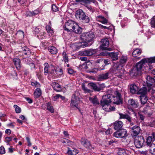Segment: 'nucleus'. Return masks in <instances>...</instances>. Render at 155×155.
Wrapping results in <instances>:
<instances>
[{"mask_svg":"<svg viewBox=\"0 0 155 155\" xmlns=\"http://www.w3.org/2000/svg\"><path fill=\"white\" fill-rule=\"evenodd\" d=\"M13 62L17 69L20 70L21 67L20 60L18 58H15L13 59Z\"/></svg>","mask_w":155,"mask_h":155,"instance_id":"26","label":"nucleus"},{"mask_svg":"<svg viewBox=\"0 0 155 155\" xmlns=\"http://www.w3.org/2000/svg\"><path fill=\"white\" fill-rule=\"evenodd\" d=\"M82 88L84 92L86 93H90L91 92V91L87 88L85 86L84 84H82Z\"/></svg>","mask_w":155,"mask_h":155,"instance_id":"53","label":"nucleus"},{"mask_svg":"<svg viewBox=\"0 0 155 155\" xmlns=\"http://www.w3.org/2000/svg\"><path fill=\"white\" fill-rule=\"evenodd\" d=\"M47 109L51 113H53L54 112V110L51 104L49 102L47 104Z\"/></svg>","mask_w":155,"mask_h":155,"instance_id":"42","label":"nucleus"},{"mask_svg":"<svg viewBox=\"0 0 155 155\" xmlns=\"http://www.w3.org/2000/svg\"><path fill=\"white\" fill-rule=\"evenodd\" d=\"M82 31V28L80 27L77 24H76L75 27L74 28V29L72 30V31H73L76 34H79L81 33Z\"/></svg>","mask_w":155,"mask_h":155,"instance_id":"31","label":"nucleus"},{"mask_svg":"<svg viewBox=\"0 0 155 155\" xmlns=\"http://www.w3.org/2000/svg\"><path fill=\"white\" fill-rule=\"evenodd\" d=\"M46 28L47 32L49 33L52 34L54 32L53 30L51 28L50 25H47L46 27Z\"/></svg>","mask_w":155,"mask_h":155,"instance_id":"46","label":"nucleus"},{"mask_svg":"<svg viewBox=\"0 0 155 155\" xmlns=\"http://www.w3.org/2000/svg\"><path fill=\"white\" fill-rule=\"evenodd\" d=\"M80 102L79 98L76 96L75 94H74L72 96L70 106L72 108L75 107L79 109L78 105Z\"/></svg>","mask_w":155,"mask_h":155,"instance_id":"9","label":"nucleus"},{"mask_svg":"<svg viewBox=\"0 0 155 155\" xmlns=\"http://www.w3.org/2000/svg\"><path fill=\"white\" fill-rule=\"evenodd\" d=\"M115 96H112L110 95V99L113 98L114 100V103L115 104H118L120 103L122 101L121 97V94L117 91H116L114 92Z\"/></svg>","mask_w":155,"mask_h":155,"instance_id":"10","label":"nucleus"},{"mask_svg":"<svg viewBox=\"0 0 155 155\" xmlns=\"http://www.w3.org/2000/svg\"><path fill=\"white\" fill-rule=\"evenodd\" d=\"M90 101L94 105H96L99 104V102L96 96L89 97Z\"/></svg>","mask_w":155,"mask_h":155,"instance_id":"28","label":"nucleus"},{"mask_svg":"<svg viewBox=\"0 0 155 155\" xmlns=\"http://www.w3.org/2000/svg\"><path fill=\"white\" fill-rule=\"evenodd\" d=\"M112 73H114L116 76L121 78L124 74L122 65L118 63L114 64L110 71L105 73L99 75L98 79L100 81L106 80L111 77Z\"/></svg>","mask_w":155,"mask_h":155,"instance_id":"1","label":"nucleus"},{"mask_svg":"<svg viewBox=\"0 0 155 155\" xmlns=\"http://www.w3.org/2000/svg\"><path fill=\"white\" fill-rule=\"evenodd\" d=\"M95 36L94 34L92 32H84L80 35V39L82 42L86 43L85 46H87L89 45L88 43L92 42Z\"/></svg>","mask_w":155,"mask_h":155,"instance_id":"3","label":"nucleus"},{"mask_svg":"<svg viewBox=\"0 0 155 155\" xmlns=\"http://www.w3.org/2000/svg\"><path fill=\"white\" fill-rule=\"evenodd\" d=\"M127 136V131L124 129L118 130L113 134V136L117 138H124Z\"/></svg>","mask_w":155,"mask_h":155,"instance_id":"6","label":"nucleus"},{"mask_svg":"<svg viewBox=\"0 0 155 155\" xmlns=\"http://www.w3.org/2000/svg\"><path fill=\"white\" fill-rule=\"evenodd\" d=\"M76 23L71 20H69L65 23L64 30L68 32L72 31Z\"/></svg>","mask_w":155,"mask_h":155,"instance_id":"8","label":"nucleus"},{"mask_svg":"<svg viewBox=\"0 0 155 155\" xmlns=\"http://www.w3.org/2000/svg\"><path fill=\"white\" fill-rule=\"evenodd\" d=\"M125 119H126L128 122H131L132 121V117L128 114L127 115Z\"/></svg>","mask_w":155,"mask_h":155,"instance_id":"63","label":"nucleus"},{"mask_svg":"<svg viewBox=\"0 0 155 155\" xmlns=\"http://www.w3.org/2000/svg\"><path fill=\"white\" fill-rule=\"evenodd\" d=\"M141 51L140 49L136 48L133 51L132 53V56L134 57H137L141 54Z\"/></svg>","mask_w":155,"mask_h":155,"instance_id":"38","label":"nucleus"},{"mask_svg":"<svg viewBox=\"0 0 155 155\" xmlns=\"http://www.w3.org/2000/svg\"><path fill=\"white\" fill-rule=\"evenodd\" d=\"M142 112L148 117L150 116L152 114L151 109L149 106H147L144 107Z\"/></svg>","mask_w":155,"mask_h":155,"instance_id":"17","label":"nucleus"},{"mask_svg":"<svg viewBox=\"0 0 155 155\" xmlns=\"http://www.w3.org/2000/svg\"><path fill=\"white\" fill-rule=\"evenodd\" d=\"M67 70L68 71V73L69 74H72L74 72V71L71 68H68L67 69Z\"/></svg>","mask_w":155,"mask_h":155,"instance_id":"57","label":"nucleus"},{"mask_svg":"<svg viewBox=\"0 0 155 155\" xmlns=\"http://www.w3.org/2000/svg\"><path fill=\"white\" fill-rule=\"evenodd\" d=\"M40 12L38 10H36L32 12H30V16H35Z\"/></svg>","mask_w":155,"mask_h":155,"instance_id":"48","label":"nucleus"},{"mask_svg":"<svg viewBox=\"0 0 155 155\" xmlns=\"http://www.w3.org/2000/svg\"><path fill=\"white\" fill-rule=\"evenodd\" d=\"M13 138V137H7L5 138V140L8 144L9 143V142L12 140Z\"/></svg>","mask_w":155,"mask_h":155,"instance_id":"56","label":"nucleus"},{"mask_svg":"<svg viewBox=\"0 0 155 155\" xmlns=\"http://www.w3.org/2000/svg\"><path fill=\"white\" fill-rule=\"evenodd\" d=\"M147 91V89L146 87H142L137 92V94H141V95H145Z\"/></svg>","mask_w":155,"mask_h":155,"instance_id":"34","label":"nucleus"},{"mask_svg":"<svg viewBox=\"0 0 155 155\" xmlns=\"http://www.w3.org/2000/svg\"><path fill=\"white\" fill-rule=\"evenodd\" d=\"M128 151L122 148H119L117 151L118 155H128Z\"/></svg>","mask_w":155,"mask_h":155,"instance_id":"29","label":"nucleus"},{"mask_svg":"<svg viewBox=\"0 0 155 155\" xmlns=\"http://www.w3.org/2000/svg\"><path fill=\"white\" fill-rule=\"evenodd\" d=\"M96 53L95 49H90L85 50L79 52V54L82 56H90Z\"/></svg>","mask_w":155,"mask_h":155,"instance_id":"12","label":"nucleus"},{"mask_svg":"<svg viewBox=\"0 0 155 155\" xmlns=\"http://www.w3.org/2000/svg\"><path fill=\"white\" fill-rule=\"evenodd\" d=\"M75 16L77 19L81 20L84 23H88L89 21L88 17L86 15L85 13L81 9H79L76 12Z\"/></svg>","mask_w":155,"mask_h":155,"instance_id":"4","label":"nucleus"},{"mask_svg":"<svg viewBox=\"0 0 155 155\" xmlns=\"http://www.w3.org/2000/svg\"><path fill=\"white\" fill-rule=\"evenodd\" d=\"M31 85L32 86L35 87H37L38 88L40 87L41 86L40 84L37 81H36L31 82Z\"/></svg>","mask_w":155,"mask_h":155,"instance_id":"49","label":"nucleus"},{"mask_svg":"<svg viewBox=\"0 0 155 155\" xmlns=\"http://www.w3.org/2000/svg\"><path fill=\"white\" fill-rule=\"evenodd\" d=\"M81 145L87 148H90L91 147V143L90 141L85 137H82L80 140Z\"/></svg>","mask_w":155,"mask_h":155,"instance_id":"13","label":"nucleus"},{"mask_svg":"<svg viewBox=\"0 0 155 155\" xmlns=\"http://www.w3.org/2000/svg\"><path fill=\"white\" fill-rule=\"evenodd\" d=\"M60 95L57 94L53 96V100L54 101H56L60 97Z\"/></svg>","mask_w":155,"mask_h":155,"instance_id":"58","label":"nucleus"},{"mask_svg":"<svg viewBox=\"0 0 155 155\" xmlns=\"http://www.w3.org/2000/svg\"><path fill=\"white\" fill-rule=\"evenodd\" d=\"M110 61L107 59H105L104 60V61L103 60V63L105 64L104 66L110 64Z\"/></svg>","mask_w":155,"mask_h":155,"instance_id":"59","label":"nucleus"},{"mask_svg":"<svg viewBox=\"0 0 155 155\" xmlns=\"http://www.w3.org/2000/svg\"><path fill=\"white\" fill-rule=\"evenodd\" d=\"M62 143L64 144V145H67L69 146H71V145H72L73 143L72 141L66 139L63 141Z\"/></svg>","mask_w":155,"mask_h":155,"instance_id":"45","label":"nucleus"},{"mask_svg":"<svg viewBox=\"0 0 155 155\" xmlns=\"http://www.w3.org/2000/svg\"><path fill=\"white\" fill-rule=\"evenodd\" d=\"M5 153L4 147L3 146L0 147V154H3Z\"/></svg>","mask_w":155,"mask_h":155,"instance_id":"55","label":"nucleus"},{"mask_svg":"<svg viewBox=\"0 0 155 155\" xmlns=\"http://www.w3.org/2000/svg\"><path fill=\"white\" fill-rule=\"evenodd\" d=\"M96 19L97 21H99L103 24H105L108 23V20L104 16L101 15L97 16Z\"/></svg>","mask_w":155,"mask_h":155,"instance_id":"24","label":"nucleus"},{"mask_svg":"<svg viewBox=\"0 0 155 155\" xmlns=\"http://www.w3.org/2000/svg\"><path fill=\"white\" fill-rule=\"evenodd\" d=\"M119 115H120L119 119H126L127 114H123L121 113H118Z\"/></svg>","mask_w":155,"mask_h":155,"instance_id":"52","label":"nucleus"},{"mask_svg":"<svg viewBox=\"0 0 155 155\" xmlns=\"http://www.w3.org/2000/svg\"><path fill=\"white\" fill-rule=\"evenodd\" d=\"M14 107L15 109V111L16 113H20L21 111V109L18 106L16 105H14Z\"/></svg>","mask_w":155,"mask_h":155,"instance_id":"51","label":"nucleus"},{"mask_svg":"<svg viewBox=\"0 0 155 155\" xmlns=\"http://www.w3.org/2000/svg\"><path fill=\"white\" fill-rule=\"evenodd\" d=\"M155 140V132H153L151 135L149 136L147 139V146L153 143Z\"/></svg>","mask_w":155,"mask_h":155,"instance_id":"14","label":"nucleus"},{"mask_svg":"<svg viewBox=\"0 0 155 155\" xmlns=\"http://www.w3.org/2000/svg\"><path fill=\"white\" fill-rule=\"evenodd\" d=\"M86 7L91 12H93L94 11V9L90 5L86 6Z\"/></svg>","mask_w":155,"mask_h":155,"instance_id":"61","label":"nucleus"},{"mask_svg":"<svg viewBox=\"0 0 155 155\" xmlns=\"http://www.w3.org/2000/svg\"><path fill=\"white\" fill-rule=\"evenodd\" d=\"M130 92L133 94H134L136 93H137L138 91V87L135 84H132L130 85Z\"/></svg>","mask_w":155,"mask_h":155,"instance_id":"21","label":"nucleus"},{"mask_svg":"<svg viewBox=\"0 0 155 155\" xmlns=\"http://www.w3.org/2000/svg\"><path fill=\"white\" fill-rule=\"evenodd\" d=\"M131 73L132 75L137 76L141 74V72L138 70L136 68L134 67L131 71Z\"/></svg>","mask_w":155,"mask_h":155,"instance_id":"36","label":"nucleus"},{"mask_svg":"<svg viewBox=\"0 0 155 155\" xmlns=\"http://www.w3.org/2000/svg\"><path fill=\"white\" fill-rule=\"evenodd\" d=\"M108 107H109V111H114L115 110V108L114 106H110L109 104V106H108Z\"/></svg>","mask_w":155,"mask_h":155,"instance_id":"64","label":"nucleus"},{"mask_svg":"<svg viewBox=\"0 0 155 155\" xmlns=\"http://www.w3.org/2000/svg\"><path fill=\"white\" fill-rule=\"evenodd\" d=\"M150 148V152L152 155H155V143H154L148 146Z\"/></svg>","mask_w":155,"mask_h":155,"instance_id":"32","label":"nucleus"},{"mask_svg":"<svg viewBox=\"0 0 155 155\" xmlns=\"http://www.w3.org/2000/svg\"><path fill=\"white\" fill-rule=\"evenodd\" d=\"M17 35H21L22 37H24V32L21 30L18 31L17 32Z\"/></svg>","mask_w":155,"mask_h":155,"instance_id":"60","label":"nucleus"},{"mask_svg":"<svg viewBox=\"0 0 155 155\" xmlns=\"http://www.w3.org/2000/svg\"><path fill=\"white\" fill-rule=\"evenodd\" d=\"M50 69L49 75H51L52 77L54 78L56 70L55 67L54 66L51 65V67L50 68Z\"/></svg>","mask_w":155,"mask_h":155,"instance_id":"35","label":"nucleus"},{"mask_svg":"<svg viewBox=\"0 0 155 155\" xmlns=\"http://www.w3.org/2000/svg\"><path fill=\"white\" fill-rule=\"evenodd\" d=\"M118 54L117 53L111 52L109 54V56L112 61H116L118 59Z\"/></svg>","mask_w":155,"mask_h":155,"instance_id":"37","label":"nucleus"},{"mask_svg":"<svg viewBox=\"0 0 155 155\" xmlns=\"http://www.w3.org/2000/svg\"><path fill=\"white\" fill-rule=\"evenodd\" d=\"M41 94V91L39 87L36 89L34 93L35 98H37L40 97Z\"/></svg>","mask_w":155,"mask_h":155,"instance_id":"30","label":"nucleus"},{"mask_svg":"<svg viewBox=\"0 0 155 155\" xmlns=\"http://www.w3.org/2000/svg\"><path fill=\"white\" fill-rule=\"evenodd\" d=\"M114 129L115 130H118L121 129L123 125V123L120 121L117 120L115 121L113 124Z\"/></svg>","mask_w":155,"mask_h":155,"instance_id":"18","label":"nucleus"},{"mask_svg":"<svg viewBox=\"0 0 155 155\" xmlns=\"http://www.w3.org/2000/svg\"><path fill=\"white\" fill-rule=\"evenodd\" d=\"M128 103L134 108H137L139 106V104L137 101L133 99H130L129 100Z\"/></svg>","mask_w":155,"mask_h":155,"instance_id":"22","label":"nucleus"},{"mask_svg":"<svg viewBox=\"0 0 155 155\" xmlns=\"http://www.w3.org/2000/svg\"><path fill=\"white\" fill-rule=\"evenodd\" d=\"M23 53L25 55H28L30 54L31 52L29 48L26 47H24L22 48Z\"/></svg>","mask_w":155,"mask_h":155,"instance_id":"41","label":"nucleus"},{"mask_svg":"<svg viewBox=\"0 0 155 155\" xmlns=\"http://www.w3.org/2000/svg\"><path fill=\"white\" fill-rule=\"evenodd\" d=\"M144 142V140L143 137L141 136H137L135 137L134 143L135 147L137 148L142 147Z\"/></svg>","mask_w":155,"mask_h":155,"instance_id":"7","label":"nucleus"},{"mask_svg":"<svg viewBox=\"0 0 155 155\" xmlns=\"http://www.w3.org/2000/svg\"><path fill=\"white\" fill-rule=\"evenodd\" d=\"M79 152L78 150L76 149L72 148L71 149L70 148H68V150L67 153L69 155H75L78 153Z\"/></svg>","mask_w":155,"mask_h":155,"instance_id":"25","label":"nucleus"},{"mask_svg":"<svg viewBox=\"0 0 155 155\" xmlns=\"http://www.w3.org/2000/svg\"><path fill=\"white\" fill-rule=\"evenodd\" d=\"M146 79L147 85L149 87H150L152 84L155 82V79L151 77L150 76H147L146 78Z\"/></svg>","mask_w":155,"mask_h":155,"instance_id":"19","label":"nucleus"},{"mask_svg":"<svg viewBox=\"0 0 155 155\" xmlns=\"http://www.w3.org/2000/svg\"><path fill=\"white\" fill-rule=\"evenodd\" d=\"M63 73V71L62 69L61 68L56 69L54 77V78H55L56 76H60Z\"/></svg>","mask_w":155,"mask_h":155,"instance_id":"40","label":"nucleus"},{"mask_svg":"<svg viewBox=\"0 0 155 155\" xmlns=\"http://www.w3.org/2000/svg\"><path fill=\"white\" fill-rule=\"evenodd\" d=\"M153 63H155V57L145 58L137 63L134 67L140 72L141 70H149L152 68L150 64Z\"/></svg>","mask_w":155,"mask_h":155,"instance_id":"2","label":"nucleus"},{"mask_svg":"<svg viewBox=\"0 0 155 155\" xmlns=\"http://www.w3.org/2000/svg\"><path fill=\"white\" fill-rule=\"evenodd\" d=\"M140 100L141 103L142 104H145L147 102L148 100L147 96L145 95H143L140 96Z\"/></svg>","mask_w":155,"mask_h":155,"instance_id":"39","label":"nucleus"},{"mask_svg":"<svg viewBox=\"0 0 155 155\" xmlns=\"http://www.w3.org/2000/svg\"><path fill=\"white\" fill-rule=\"evenodd\" d=\"M76 2H81V4L86 6L88 4L91 3V2L95 3L96 1L95 0H76Z\"/></svg>","mask_w":155,"mask_h":155,"instance_id":"20","label":"nucleus"},{"mask_svg":"<svg viewBox=\"0 0 155 155\" xmlns=\"http://www.w3.org/2000/svg\"><path fill=\"white\" fill-rule=\"evenodd\" d=\"M51 8L53 12H56L58 11V8L55 5H52Z\"/></svg>","mask_w":155,"mask_h":155,"instance_id":"54","label":"nucleus"},{"mask_svg":"<svg viewBox=\"0 0 155 155\" xmlns=\"http://www.w3.org/2000/svg\"><path fill=\"white\" fill-rule=\"evenodd\" d=\"M102 45L100 46V48L103 50H108L110 51L111 48H108L109 45V41L108 38H105L101 40Z\"/></svg>","mask_w":155,"mask_h":155,"instance_id":"11","label":"nucleus"},{"mask_svg":"<svg viewBox=\"0 0 155 155\" xmlns=\"http://www.w3.org/2000/svg\"><path fill=\"white\" fill-rule=\"evenodd\" d=\"M141 130L140 127L138 126H134L131 129V131L133 133L135 137L139 134Z\"/></svg>","mask_w":155,"mask_h":155,"instance_id":"16","label":"nucleus"},{"mask_svg":"<svg viewBox=\"0 0 155 155\" xmlns=\"http://www.w3.org/2000/svg\"><path fill=\"white\" fill-rule=\"evenodd\" d=\"M96 63L103 64V59L102 58L97 59L96 61Z\"/></svg>","mask_w":155,"mask_h":155,"instance_id":"62","label":"nucleus"},{"mask_svg":"<svg viewBox=\"0 0 155 155\" xmlns=\"http://www.w3.org/2000/svg\"><path fill=\"white\" fill-rule=\"evenodd\" d=\"M44 73L45 75H47L49 74L50 72V68L51 67V65H49L48 63H45L44 64Z\"/></svg>","mask_w":155,"mask_h":155,"instance_id":"23","label":"nucleus"},{"mask_svg":"<svg viewBox=\"0 0 155 155\" xmlns=\"http://www.w3.org/2000/svg\"><path fill=\"white\" fill-rule=\"evenodd\" d=\"M151 26L153 28H155V17L153 16L151 19L150 22Z\"/></svg>","mask_w":155,"mask_h":155,"instance_id":"50","label":"nucleus"},{"mask_svg":"<svg viewBox=\"0 0 155 155\" xmlns=\"http://www.w3.org/2000/svg\"><path fill=\"white\" fill-rule=\"evenodd\" d=\"M49 52L52 54H54L58 52L57 48L54 46H50L48 48Z\"/></svg>","mask_w":155,"mask_h":155,"instance_id":"27","label":"nucleus"},{"mask_svg":"<svg viewBox=\"0 0 155 155\" xmlns=\"http://www.w3.org/2000/svg\"><path fill=\"white\" fill-rule=\"evenodd\" d=\"M110 95L109 94L107 95V98L101 101V105L102 109L107 112H109V107H108V106H109V104L112 102L111 99L110 98Z\"/></svg>","mask_w":155,"mask_h":155,"instance_id":"5","label":"nucleus"},{"mask_svg":"<svg viewBox=\"0 0 155 155\" xmlns=\"http://www.w3.org/2000/svg\"><path fill=\"white\" fill-rule=\"evenodd\" d=\"M88 86L95 91H100L102 89L101 87L98 86L96 84L93 82L89 83L88 84Z\"/></svg>","mask_w":155,"mask_h":155,"instance_id":"15","label":"nucleus"},{"mask_svg":"<svg viewBox=\"0 0 155 155\" xmlns=\"http://www.w3.org/2000/svg\"><path fill=\"white\" fill-rule=\"evenodd\" d=\"M127 60V58L126 56H123L121 57L120 60V62L121 64H125Z\"/></svg>","mask_w":155,"mask_h":155,"instance_id":"47","label":"nucleus"},{"mask_svg":"<svg viewBox=\"0 0 155 155\" xmlns=\"http://www.w3.org/2000/svg\"><path fill=\"white\" fill-rule=\"evenodd\" d=\"M150 148V152L152 155H155V143H154L148 146Z\"/></svg>","mask_w":155,"mask_h":155,"instance_id":"33","label":"nucleus"},{"mask_svg":"<svg viewBox=\"0 0 155 155\" xmlns=\"http://www.w3.org/2000/svg\"><path fill=\"white\" fill-rule=\"evenodd\" d=\"M52 86L54 89L56 91H58V89L60 88V86L59 84L55 82L52 83Z\"/></svg>","mask_w":155,"mask_h":155,"instance_id":"43","label":"nucleus"},{"mask_svg":"<svg viewBox=\"0 0 155 155\" xmlns=\"http://www.w3.org/2000/svg\"><path fill=\"white\" fill-rule=\"evenodd\" d=\"M62 56L63 57V59L64 61L66 63H68V56L65 52L64 51L63 52L62 54Z\"/></svg>","mask_w":155,"mask_h":155,"instance_id":"44","label":"nucleus"}]
</instances>
